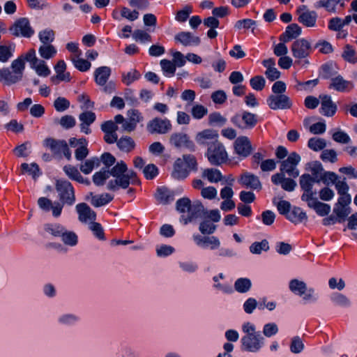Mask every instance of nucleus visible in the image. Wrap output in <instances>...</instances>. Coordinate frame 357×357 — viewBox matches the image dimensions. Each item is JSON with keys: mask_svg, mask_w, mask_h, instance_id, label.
Instances as JSON below:
<instances>
[{"mask_svg": "<svg viewBox=\"0 0 357 357\" xmlns=\"http://www.w3.org/2000/svg\"><path fill=\"white\" fill-rule=\"evenodd\" d=\"M243 335L241 338V350L242 351L257 353L265 345V337L256 326L250 321L244 322L241 326Z\"/></svg>", "mask_w": 357, "mask_h": 357, "instance_id": "obj_1", "label": "nucleus"}, {"mask_svg": "<svg viewBox=\"0 0 357 357\" xmlns=\"http://www.w3.org/2000/svg\"><path fill=\"white\" fill-rule=\"evenodd\" d=\"M176 208L181 213V218L185 225L202 218L204 212V207L200 202H195L192 204L188 197L178 199Z\"/></svg>", "mask_w": 357, "mask_h": 357, "instance_id": "obj_2", "label": "nucleus"}, {"mask_svg": "<svg viewBox=\"0 0 357 357\" xmlns=\"http://www.w3.org/2000/svg\"><path fill=\"white\" fill-rule=\"evenodd\" d=\"M291 292L301 298L302 305L314 304L319 298L314 288L307 287L304 281L298 279H291Z\"/></svg>", "mask_w": 357, "mask_h": 357, "instance_id": "obj_3", "label": "nucleus"}, {"mask_svg": "<svg viewBox=\"0 0 357 357\" xmlns=\"http://www.w3.org/2000/svg\"><path fill=\"white\" fill-rule=\"evenodd\" d=\"M197 162L193 155L185 154L182 158H178L174 166L172 176L178 180L186 178L191 171H197Z\"/></svg>", "mask_w": 357, "mask_h": 357, "instance_id": "obj_4", "label": "nucleus"}, {"mask_svg": "<svg viewBox=\"0 0 357 357\" xmlns=\"http://www.w3.org/2000/svg\"><path fill=\"white\" fill-rule=\"evenodd\" d=\"M55 189L59 199L63 204L73 206L75 203V189L70 182L65 179H58L55 183Z\"/></svg>", "mask_w": 357, "mask_h": 357, "instance_id": "obj_5", "label": "nucleus"}, {"mask_svg": "<svg viewBox=\"0 0 357 357\" xmlns=\"http://www.w3.org/2000/svg\"><path fill=\"white\" fill-rule=\"evenodd\" d=\"M311 50L310 43L307 40L301 38L294 41L291 45V52L294 56L298 59H304V60L296 61L294 66L300 65L301 67L305 68L309 64L306 57L310 55Z\"/></svg>", "mask_w": 357, "mask_h": 357, "instance_id": "obj_6", "label": "nucleus"}, {"mask_svg": "<svg viewBox=\"0 0 357 357\" xmlns=\"http://www.w3.org/2000/svg\"><path fill=\"white\" fill-rule=\"evenodd\" d=\"M271 181L284 190L290 191V156L280 162V172L272 175Z\"/></svg>", "mask_w": 357, "mask_h": 357, "instance_id": "obj_7", "label": "nucleus"}, {"mask_svg": "<svg viewBox=\"0 0 357 357\" xmlns=\"http://www.w3.org/2000/svg\"><path fill=\"white\" fill-rule=\"evenodd\" d=\"M169 144L177 149H186L191 152L195 151V143L188 134L183 132H173L169 137Z\"/></svg>", "mask_w": 357, "mask_h": 357, "instance_id": "obj_8", "label": "nucleus"}, {"mask_svg": "<svg viewBox=\"0 0 357 357\" xmlns=\"http://www.w3.org/2000/svg\"><path fill=\"white\" fill-rule=\"evenodd\" d=\"M12 35L15 37H23L29 38L35 33L34 29L30 24L29 20L26 17L17 19L14 24L9 28Z\"/></svg>", "mask_w": 357, "mask_h": 357, "instance_id": "obj_9", "label": "nucleus"}, {"mask_svg": "<svg viewBox=\"0 0 357 357\" xmlns=\"http://www.w3.org/2000/svg\"><path fill=\"white\" fill-rule=\"evenodd\" d=\"M206 157L211 165H220L227 161V153L222 144L218 142L208 147Z\"/></svg>", "mask_w": 357, "mask_h": 357, "instance_id": "obj_10", "label": "nucleus"}, {"mask_svg": "<svg viewBox=\"0 0 357 357\" xmlns=\"http://www.w3.org/2000/svg\"><path fill=\"white\" fill-rule=\"evenodd\" d=\"M234 125L241 129H252L257 123V116L251 112L244 111L241 115H235L231 119Z\"/></svg>", "mask_w": 357, "mask_h": 357, "instance_id": "obj_11", "label": "nucleus"}, {"mask_svg": "<svg viewBox=\"0 0 357 357\" xmlns=\"http://www.w3.org/2000/svg\"><path fill=\"white\" fill-rule=\"evenodd\" d=\"M146 129L151 134H166L172 129L171 121L167 119L155 117L149 121L146 126Z\"/></svg>", "mask_w": 357, "mask_h": 357, "instance_id": "obj_12", "label": "nucleus"}, {"mask_svg": "<svg viewBox=\"0 0 357 357\" xmlns=\"http://www.w3.org/2000/svg\"><path fill=\"white\" fill-rule=\"evenodd\" d=\"M321 176L322 175L303 174L299 180L301 188L303 190V195H317V191L316 189L313 190V186L314 184L319 185L322 182Z\"/></svg>", "mask_w": 357, "mask_h": 357, "instance_id": "obj_13", "label": "nucleus"}, {"mask_svg": "<svg viewBox=\"0 0 357 357\" xmlns=\"http://www.w3.org/2000/svg\"><path fill=\"white\" fill-rule=\"evenodd\" d=\"M126 172L127 165L122 160L118 162L111 169H108L109 176H112L115 179H112L108 182L107 188L112 191L118 190L120 188L118 180L121 178Z\"/></svg>", "mask_w": 357, "mask_h": 357, "instance_id": "obj_14", "label": "nucleus"}, {"mask_svg": "<svg viewBox=\"0 0 357 357\" xmlns=\"http://www.w3.org/2000/svg\"><path fill=\"white\" fill-rule=\"evenodd\" d=\"M301 200L306 202L310 208H313L320 216L327 215L331 211V206L318 201L316 195H302Z\"/></svg>", "mask_w": 357, "mask_h": 357, "instance_id": "obj_15", "label": "nucleus"}, {"mask_svg": "<svg viewBox=\"0 0 357 357\" xmlns=\"http://www.w3.org/2000/svg\"><path fill=\"white\" fill-rule=\"evenodd\" d=\"M192 239L196 245L203 249L209 248L214 250L218 249L220 246L219 238L215 236H202L199 234H195L192 235Z\"/></svg>", "mask_w": 357, "mask_h": 357, "instance_id": "obj_16", "label": "nucleus"}, {"mask_svg": "<svg viewBox=\"0 0 357 357\" xmlns=\"http://www.w3.org/2000/svg\"><path fill=\"white\" fill-rule=\"evenodd\" d=\"M298 21L307 27H314L317 19V13L309 10L305 5L300 6L296 10Z\"/></svg>", "mask_w": 357, "mask_h": 357, "instance_id": "obj_17", "label": "nucleus"}, {"mask_svg": "<svg viewBox=\"0 0 357 357\" xmlns=\"http://www.w3.org/2000/svg\"><path fill=\"white\" fill-rule=\"evenodd\" d=\"M268 107L273 109H285L290 107L289 98L284 94L271 95L266 100Z\"/></svg>", "mask_w": 357, "mask_h": 357, "instance_id": "obj_18", "label": "nucleus"}, {"mask_svg": "<svg viewBox=\"0 0 357 357\" xmlns=\"http://www.w3.org/2000/svg\"><path fill=\"white\" fill-rule=\"evenodd\" d=\"M218 134L215 130L206 129L197 134L196 142L202 146H211V144L218 143Z\"/></svg>", "mask_w": 357, "mask_h": 357, "instance_id": "obj_19", "label": "nucleus"}, {"mask_svg": "<svg viewBox=\"0 0 357 357\" xmlns=\"http://www.w3.org/2000/svg\"><path fill=\"white\" fill-rule=\"evenodd\" d=\"M78 219L81 222H93L96 220V213L86 203H79L76 206Z\"/></svg>", "mask_w": 357, "mask_h": 357, "instance_id": "obj_20", "label": "nucleus"}, {"mask_svg": "<svg viewBox=\"0 0 357 357\" xmlns=\"http://www.w3.org/2000/svg\"><path fill=\"white\" fill-rule=\"evenodd\" d=\"M66 64L63 60H59L54 66V70L56 73L55 76L51 77V81L54 84H58L60 82H70V74L66 72Z\"/></svg>", "mask_w": 357, "mask_h": 357, "instance_id": "obj_21", "label": "nucleus"}, {"mask_svg": "<svg viewBox=\"0 0 357 357\" xmlns=\"http://www.w3.org/2000/svg\"><path fill=\"white\" fill-rule=\"evenodd\" d=\"M353 86L351 82L344 79L339 75L331 79V83L328 88L330 89H334L338 92H347L349 91Z\"/></svg>", "mask_w": 357, "mask_h": 357, "instance_id": "obj_22", "label": "nucleus"}, {"mask_svg": "<svg viewBox=\"0 0 357 357\" xmlns=\"http://www.w3.org/2000/svg\"><path fill=\"white\" fill-rule=\"evenodd\" d=\"M251 144L247 137H238L234 142V149L236 154L242 158L248 157L251 153Z\"/></svg>", "mask_w": 357, "mask_h": 357, "instance_id": "obj_23", "label": "nucleus"}, {"mask_svg": "<svg viewBox=\"0 0 357 357\" xmlns=\"http://www.w3.org/2000/svg\"><path fill=\"white\" fill-rule=\"evenodd\" d=\"M320 113L326 116H333L337 110V105L332 101L331 97L328 95L320 96Z\"/></svg>", "mask_w": 357, "mask_h": 357, "instance_id": "obj_24", "label": "nucleus"}, {"mask_svg": "<svg viewBox=\"0 0 357 357\" xmlns=\"http://www.w3.org/2000/svg\"><path fill=\"white\" fill-rule=\"evenodd\" d=\"M174 39L184 46H197L200 43V38L188 31H181L177 33Z\"/></svg>", "mask_w": 357, "mask_h": 357, "instance_id": "obj_25", "label": "nucleus"}, {"mask_svg": "<svg viewBox=\"0 0 357 357\" xmlns=\"http://www.w3.org/2000/svg\"><path fill=\"white\" fill-rule=\"evenodd\" d=\"M112 70L108 66H100L97 68L93 73L94 81L98 86H105L110 75Z\"/></svg>", "mask_w": 357, "mask_h": 357, "instance_id": "obj_26", "label": "nucleus"}, {"mask_svg": "<svg viewBox=\"0 0 357 357\" xmlns=\"http://www.w3.org/2000/svg\"><path fill=\"white\" fill-rule=\"evenodd\" d=\"M239 181L243 185L252 190H260L261 188V184L258 176L249 172L243 174Z\"/></svg>", "mask_w": 357, "mask_h": 357, "instance_id": "obj_27", "label": "nucleus"}, {"mask_svg": "<svg viewBox=\"0 0 357 357\" xmlns=\"http://www.w3.org/2000/svg\"><path fill=\"white\" fill-rule=\"evenodd\" d=\"M262 64L266 68L264 74L270 81H275L280 77V72L275 68L274 59L270 58L264 60Z\"/></svg>", "mask_w": 357, "mask_h": 357, "instance_id": "obj_28", "label": "nucleus"}, {"mask_svg": "<svg viewBox=\"0 0 357 357\" xmlns=\"http://www.w3.org/2000/svg\"><path fill=\"white\" fill-rule=\"evenodd\" d=\"M65 227L64 225L58 222L46 223L43 225L44 235L60 238Z\"/></svg>", "mask_w": 357, "mask_h": 357, "instance_id": "obj_29", "label": "nucleus"}, {"mask_svg": "<svg viewBox=\"0 0 357 357\" xmlns=\"http://www.w3.org/2000/svg\"><path fill=\"white\" fill-rule=\"evenodd\" d=\"M21 79L11 69L8 68L0 69V82H4L6 85L14 84Z\"/></svg>", "mask_w": 357, "mask_h": 357, "instance_id": "obj_30", "label": "nucleus"}, {"mask_svg": "<svg viewBox=\"0 0 357 357\" xmlns=\"http://www.w3.org/2000/svg\"><path fill=\"white\" fill-rule=\"evenodd\" d=\"M67 142L65 140L53 138H47L43 142L44 146L49 148L54 155L61 154Z\"/></svg>", "mask_w": 357, "mask_h": 357, "instance_id": "obj_31", "label": "nucleus"}, {"mask_svg": "<svg viewBox=\"0 0 357 357\" xmlns=\"http://www.w3.org/2000/svg\"><path fill=\"white\" fill-rule=\"evenodd\" d=\"M202 176L207 179L210 183L222 181L223 176L220 171L215 168H207L203 170Z\"/></svg>", "mask_w": 357, "mask_h": 357, "instance_id": "obj_32", "label": "nucleus"}, {"mask_svg": "<svg viewBox=\"0 0 357 357\" xmlns=\"http://www.w3.org/2000/svg\"><path fill=\"white\" fill-rule=\"evenodd\" d=\"M155 198L160 203L167 204L174 200V194L168 188L160 187L157 189Z\"/></svg>", "mask_w": 357, "mask_h": 357, "instance_id": "obj_33", "label": "nucleus"}, {"mask_svg": "<svg viewBox=\"0 0 357 357\" xmlns=\"http://www.w3.org/2000/svg\"><path fill=\"white\" fill-rule=\"evenodd\" d=\"M119 187L123 189L128 188L130 183L137 184L139 181L137 178V174L133 170H128L121 178L118 180Z\"/></svg>", "mask_w": 357, "mask_h": 357, "instance_id": "obj_34", "label": "nucleus"}, {"mask_svg": "<svg viewBox=\"0 0 357 357\" xmlns=\"http://www.w3.org/2000/svg\"><path fill=\"white\" fill-rule=\"evenodd\" d=\"M60 238L64 245L70 247H75L78 243V236L77 234L73 231L67 229L66 227L63 231Z\"/></svg>", "mask_w": 357, "mask_h": 357, "instance_id": "obj_35", "label": "nucleus"}, {"mask_svg": "<svg viewBox=\"0 0 357 357\" xmlns=\"http://www.w3.org/2000/svg\"><path fill=\"white\" fill-rule=\"evenodd\" d=\"M91 195V204L94 207H100L109 204L114 198L113 196L108 193H104L101 195H93V192H90Z\"/></svg>", "mask_w": 357, "mask_h": 357, "instance_id": "obj_36", "label": "nucleus"}, {"mask_svg": "<svg viewBox=\"0 0 357 357\" xmlns=\"http://www.w3.org/2000/svg\"><path fill=\"white\" fill-rule=\"evenodd\" d=\"M116 145L121 151L129 153L135 149V142L130 137L125 136L117 140Z\"/></svg>", "mask_w": 357, "mask_h": 357, "instance_id": "obj_37", "label": "nucleus"}, {"mask_svg": "<svg viewBox=\"0 0 357 357\" xmlns=\"http://www.w3.org/2000/svg\"><path fill=\"white\" fill-rule=\"evenodd\" d=\"M234 287L237 292L245 294L251 289L252 282L248 278H240L235 281Z\"/></svg>", "mask_w": 357, "mask_h": 357, "instance_id": "obj_38", "label": "nucleus"}, {"mask_svg": "<svg viewBox=\"0 0 357 357\" xmlns=\"http://www.w3.org/2000/svg\"><path fill=\"white\" fill-rule=\"evenodd\" d=\"M79 321V317L75 314L66 313L60 315L57 319V322L61 326H72L75 325Z\"/></svg>", "mask_w": 357, "mask_h": 357, "instance_id": "obj_39", "label": "nucleus"}, {"mask_svg": "<svg viewBox=\"0 0 357 357\" xmlns=\"http://www.w3.org/2000/svg\"><path fill=\"white\" fill-rule=\"evenodd\" d=\"M100 164V160L98 157H93L86 160L79 167L82 172L84 174H90L94 167H98Z\"/></svg>", "mask_w": 357, "mask_h": 357, "instance_id": "obj_40", "label": "nucleus"}, {"mask_svg": "<svg viewBox=\"0 0 357 357\" xmlns=\"http://www.w3.org/2000/svg\"><path fill=\"white\" fill-rule=\"evenodd\" d=\"M336 74L337 71L335 70V66L331 62L324 63L320 67L319 77L322 79H331Z\"/></svg>", "mask_w": 357, "mask_h": 357, "instance_id": "obj_41", "label": "nucleus"}, {"mask_svg": "<svg viewBox=\"0 0 357 357\" xmlns=\"http://www.w3.org/2000/svg\"><path fill=\"white\" fill-rule=\"evenodd\" d=\"M331 301L334 305H338L342 307H349L351 306L350 300L344 294L341 293H333L331 296Z\"/></svg>", "mask_w": 357, "mask_h": 357, "instance_id": "obj_42", "label": "nucleus"}, {"mask_svg": "<svg viewBox=\"0 0 357 357\" xmlns=\"http://www.w3.org/2000/svg\"><path fill=\"white\" fill-rule=\"evenodd\" d=\"M342 57L351 63L357 62V53L353 46L351 45H346L342 53Z\"/></svg>", "mask_w": 357, "mask_h": 357, "instance_id": "obj_43", "label": "nucleus"}, {"mask_svg": "<svg viewBox=\"0 0 357 357\" xmlns=\"http://www.w3.org/2000/svg\"><path fill=\"white\" fill-rule=\"evenodd\" d=\"M327 146L326 141L323 138L311 137L307 142V146L314 151H323Z\"/></svg>", "mask_w": 357, "mask_h": 357, "instance_id": "obj_44", "label": "nucleus"}, {"mask_svg": "<svg viewBox=\"0 0 357 357\" xmlns=\"http://www.w3.org/2000/svg\"><path fill=\"white\" fill-rule=\"evenodd\" d=\"M56 52V49L51 44L43 45L38 49L40 56L45 59L53 58Z\"/></svg>", "mask_w": 357, "mask_h": 357, "instance_id": "obj_45", "label": "nucleus"}, {"mask_svg": "<svg viewBox=\"0 0 357 357\" xmlns=\"http://www.w3.org/2000/svg\"><path fill=\"white\" fill-rule=\"evenodd\" d=\"M15 46L14 44L9 45H0V61L7 62L13 56Z\"/></svg>", "mask_w": 357, "mask_h": 357, "instance_id": "obj_46", "label": "nucleus"}, {"mask_svg": "<svg viewBox=\"0 0 357 357\" xmlns=\"http://www.w3.org/2000/svg\"><path fill=\"white\" fill-rule=\"evenodd\" d=\"M178 265L183 272L190 274L197 272L199 268L197 262L190 260L179 261Z\"/></svg>", "mask_w": 357, "mask_h": 357, "instance_id": "obj_47", "label": "nucleus"}, {"mask_svg": "<svg viewBox=\"0 0 357 357\" xmlns=\"http://www.w3.org/2000/svg\"><path fill=\"white\" fill-rule=\"evenodd\" d=\"M333 213L336 215V217L338 218V223H342L351 213V208L349 207L340 206L339 204H335Z\"/></svg>", "mask_w": 357, "mask_h": 357, "instance_id": "obj_48", "label": "nucleus"}, {"mask_svg": "<svg viewBox=\"0 0 357 357\" xmlns=\"http://www.w3.org/2000/svg\"><path fill=\"white\" fill-rule=\"evenodd\" d=\"M273 203L276 205L280 214L284 215L287 219L290 220V204L287 201L282 199H279L277 202L276 199L273 200Z\"/></svg>", "mask_w": 357, "mask_h": 357, "instance_id": "obj_49", "label": "nucleus"}, {"mask_svg": "<svg viewBox=\"0 0 357 357\" xmlns=\"http://www.w3.org/2000/svg\"><path fill=\"white\" fill-rule=\"evenodd\" d=\"M11 70L15 74L18 75L22 79L23 73L25 69V63L24 62L23 58H17L13 60L10 66Z\"/></svg>", "mask_w": 357, "mask_h": 357, "instance_id": "obj_50", "label": "nucleus"}, {"mask_svg": "<svg viewBox=\"0 0 357 357\" xmlns=\"http://www.w3.org/2000/svg\"><path fill=\"white\" fill-rule=\"evenodd\" d=\"M55 33L51 29H45L38 33L40 41L43 45L50 44L54 40Z\"/></svg>", "mask_w": 357, "mask_h": 357, "instance_id": "obj_51", "label": "nucleus"}, {"mask_svg": "<svg viewBox=\"0 0 357 357\" xmlns=\"http://www.w3.org/2000/svg\"><path fill=\"white\" fill-rule=\"evenodd\" d=\"M269 244L267 240L264 239L260 242H255L250 246V251L252 254L259 255L261 251H268Z\"/></svg>", "mask_w": 357, "mask_h": 357, "instance_id": "obj_52", "label": "nucleus"}, {"mask_svg": "<svg viewBox=\"0 0 357 357\" xmlns=\"http://www.w3.org/2000/svg\"><path fill=\"white\" fill-rule=\"evenodd\" d=\"M109 178V173H108V169H105V168H102L100 172H96L93 176V183L98 185L101 186L103 185L105 181Z\"/></svg>", "mask_w": 357, "mask_h": 357, "instance_id": "obj_53", "label": "nucleus"}, {"mask_svg": "<svg viewBox=\"0 0 357 357\" xmlns=\"http://www.w3.org/2000/svg\"><path fill=\"white\" fill-rule=\"evenodd\" d=\"M141 74L137 70H132L127 73H123L122 82L127 86L130 85L133 82L138 80Z\"/></svg>", "mask_w": 357, "mask_h": 357, "instance_id": "obj_54", "label": "nucleus"}, {"mask_svg": "<svg viewBox=\"0 0 357 357\" xmlns=\"http://www.w3.org/2000/svg\"><path fill=\"white\" fill-rule=\"evenodd\" d=\"M89 229L96 238L100 241L105 240L104 229L100 223L96 222L95 221L90 222Z\"/></svg>", "mask_w": 357, "mask_h": 357, "instance_id": "obj_55", "label": "nucleus"}, {"mask_svg": "<svg viewBox=\"0 0 357 357\" xmlns=\"http://www.w3.org/2000/svg\"><path fill=\"white\" fill-rule=\"evenodd\" d=\"M160 66L165 76L172 77L175 74L176 66L173 62L162 59L160 61Z\"/></svg>", "mask_w": 357, "mask_h": 357, "instance_id": "obj_56", "label": "nucleus"}, {"mask_svg": "<svg viewBox=\"0 0 357 357\" xmlns=\"http://www.w3.org/2000/svg\"><path fill=\"white\" fill-rule=\"evenodd\" d=\"M256 308L259 309V301L252 297L246 299L243 304V311L248 314H252Z\"/></svg>", "mask_w": 357, "mask_h": 357, "instance_id": "obj_57", "label": "nucleus"}, {"mask_svg": "<svg viewBox=\"0 0 357 357\" xmlns=\"http://www.w3.org/2000/svg\"><path fill=\"white\" fill-rule=\"evenodd\" d=\"M278 326L275 323L270 322L264 325L262 333L266 337H271L278 333Z\"/></svg>", "mask_w": 357, "mask_h": 357, "instance_id": "obj_58", "label": "nucleus"}, {"mask_svg": "<svg viewBox=\"0 0 357 357\" xmlns=\"http://www.w3.org/2000/svg\"><path fill=\"white\" fill-rule=\"evenodd\" d=\"M31 68H34L36 73L41 77H47L51 73L50 68L43 60H38V62Z\"/></svg>", "mask_w": 357, "mask_h": 357, "instance_id": "obj_59", "label": "nucleus"}, {"mask_svg": "<svg viewBox=\"0 0 357 357\" xmlns=\"http://www.w3.org/2000/svg\"><path fill=\"white\" fill-rule=\"evenodd\" d=\"M70 105V101L63 97H59L54 101V107L56 111L63 112L67 110Z\"/></svg>", "mask_w": 357, "mask_h": 357, "instance_id": "obj_60", "label": "nucleus"}, {"mask_svg": "<svg viewBox=\"0 0 357 357\" xmlns=\"http://www.w3.org/2000/svg\"><path fill=\"white\" fill-rule=\"evenodd\" d=\"M199 230L204 235H211L216 230V225L209 220H204L199 224Z\"/></svg>", "mask_w": 357, "mask_h": 357, "instance_id": "obj_61", "label": "nucleus"}, {"mask_svg": "<svg viewBox=\"0 0 357 357\" xmlns=\"http://www.w3.org/2000/svg\"><path fill=\"white\" fill-rule=\"evenodd\" d=\"M322 161L335 163L337 160V153L333 149H324L320 155Z\"/></svg>", "mask_w": 357, "mask_h": 357, "instance_id": "obj_62", "label": "nucleus"}, {"mask_svg": "<svg viewBox=\"0 0 357 357\" xmlns=\"http://www.w3.org/2000/svg\"><path fill=\"white\" fill-rule=\"evenodd\" d=\"M128 119L133 123L136 127L138 123L143 121L142 113L136 109H131L127 112Z\"/></svg>", "mask_w": 357, "mask_h": 357, "instance_id": "obj_63", "label": "nucleus"}, {"mask_svg": "<svg viewBox=\"0 0 357 357\" xmlns=\"http://www.w3.org/2000/svg\"><path fill=\"white\" fill-rule=\"evenodd\" d=\"M132 38L135 41H139L142 43L151 41V35L141 29L135 30L132 34Z\"/></svg>", "mask_w": 357, "mask_h": 357, "instance_id": "obj_64", "label": "nucleus"}]
</instances>
